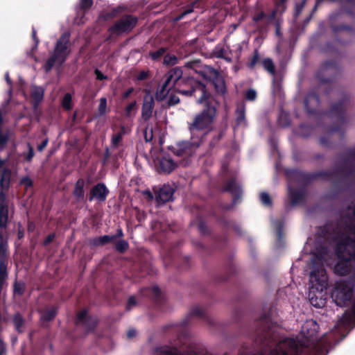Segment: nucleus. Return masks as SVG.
I'll list each match as a JSON object with an SVG mask.
<instances>
[{"instance_id":"c85d7f7f","label":"nucleus","mask_w":355,"mask_h":355,"mask_svg":"<svg viewBox=\"0 0 355 355\" xmlns=\"http://www.w3.org/2000/svg\"><path fill=\"white\" fill-rule=\"evenodd\" d=\"M144 135L146 142L151 141L153 138V127L148 125L144 130Z\"/></svg>"},{"instance_id":"5fc2aeb1","label":"nucleus","mask_w":355,"mask_h":355,"mask_svg":"<svg viewBox=\"0 0 355 355\" xmlns=\"http://www.w3.org/2000/svg\"><path fill=\"white\" fill-rule=\"evenodd\" d=\"M193 314L194 315H202V311L200 308H196L193 309Z\"/></svg>"},{"instance_id":"8fccbe9b","label":"nucleus","mask_w":355,"mask_h":355,"mask_svg":"<svg viewBox=\"0 0 355 355\" xmlns=\"http://www.w3.org/2000/svg\"><path fill=\"white\" fill-rule=\"evenodd\" d=\"M238 112H239V116L238 118V121L239 122H241L244 119V109L243 107L241 108V110H239Z\"/></svg>"},{"instance_id":"3c124183","label":"nucleus","mask_w":355,"mask_h":355,"mask_svg":"<svg viewBox=\"0 0 355 355\" xmlns=\"http://www.w3.org/2000/svg\"><path fill=\"white\" fill-rule=\"evenodd\" d=\"M54 234H50L49 235L46 239H45L44 241V244L45 245H47L49 244V243H51L52 241V240L54 239Z\"/></svg>"},{"instance_id":"e2e57ef3","label":"nucleus","mask_w":355,"mask_h":355,"mask_svg":"<svg viewBox=\"0 0 355 355\" xmlns=\"http://www.w3.org/2000/svg\"><path fill=\"white\" fill-rule=\"evenodd\" d=\"M117 236H123V232L121 230V229H119L118 231H117Z\"/></svg>"},{"instance_id":"a211bd4d","label":"nucleus","mask_w":355,"mask_h":355,"mask_svg":"<svg viewBox=\"0 0 355 355\" xmlns=\"http://www.w3.org/2000/svg\"><path fill=\"white\" fill-rule=\"evenodd\" d=\"M8 243L0 233V261H8Z\"/></svg>"},{"instance_id":"f3484780","label":"nucleus","mask_w":355,"mask_h":355,"mask_svg":"<svg viewBox=\"0 0 355 355\" xmlns=\"http://www.w3.org/2000/svg\"><path fill=\"white\" fill-rule=\"evenodd\" d=\"M225 190L230 192L234 196H240L241 189L239 184L234 180H230L225 185Z\"/></svg>"},{"instance_id":"0eeeda50","label":"nucleus","mask_w":355,"mask_h":355,"mask_svg":"<svg viewBox=\"0 0 355 355\" xmlns=\"http://www.w3.org/2000/svg\"><path fill=\"white\" fill-rule=\"evenodd\" d=\"M137 21V18L132 16L124 17L111 27L110 31L117 34L128 32L135 26Z\"/></svg>"},{"instance_id":"2eb2a0df","label":"nucleus","mask_w":355,"mask_h":355,"mask_svg":"<svg viewBox=\"0 0 355 355\" xmlns=\"http://www.w3.org/2000/svg\"><path fill=\"white\" fill-rule=\"evenodd\" d=\"M130 130L124 125L120 127V130L115 132L112 137V145L114 147H117L122 141L123 136L129 133Z\"/></svg>"},{"instance_id":"6e6552de","label":"nucleus","mask_w":355,"mask_h":355,"mask_svg":"<svg viewBox=\"0 0 355 355\" xmlns=\"http://www.w3.org/2000/svg\"><path fill=\"white\" fill-rule=\"evenodd\" d=\"M0 190V227H5L7 225L10 212H12V206L9 207L5 191Z\"/></svg>"},{"instance_id":"72a5a7b5","label":"nucleus","mask_w":355,"mask_h":355,"mask_svg":"<svg viewBox=\"0 0 355 355\" xmlns=\"http://www.w3.org/2000/svg\"><path fill=\"white\" fill-rule=\"evenodd\" d=\"M165 52V49L164 48H162L156 51L150 53V56L153 60H157L159 58H160L164 53Z\"/></svg>"},{"instance_id":"2f4dec72","label":"nucleus","mask_w":355,"mask_h":355,"mask_svg":"<svg viewBox=\"0 0 355 355\" xmlns=\"http://www.w3.org/2000/svg\"><path fill=\"white\" fill-rule=\"evenodd\" d=\"M260 200L264 205L270 206L272 204L270 198L267 193H261L260 194Z\"/></svg>"},{"instance_id":"7ed1b4c3","label":"nucleus","mask_w":355,"mask_h":355,"mask_svg":"<svg viewBox=\"0 0 355 355\" xmlns=\"http://www.w3.org/2000/svg\"><path fill=\"white\" fill-rule=\"evenodd\" d=\"M353 276L354 281L336 282L331 292V298L337 306H349L345 315L350 320H355V271Z\"/></svg>"},{"instance_id":"58836bf2","label":"nucleus","mask_w":355,"mask_h":355,"mask_svg":"<svg viewBox=\"0 0 355 355\" xmlns=\"http://www.w3.org/2000/svg\"><path fill=\"white\" fill-rule=\"evenodd\" d=\"M135 105V103H131L129 105H128L125 107V113L127 116H130L131 112L133 110L134 107Z\"/></svg>"},{"instance_id":"a878e982","label":"nucleus","mask_w":355,"mask_h":355,"mask_svg":"<svg viewBox=\"0 0 355 355\" xmlns=\"http://www.w3.org/2000/svg\"><path fill=\"white\" fill-rule=\"evenodd\" d=\"M263 67L271 74L274 75L275 74V67H274V64H273V62L272 61L269 59V58H267V59H265L263 61Z\"/></svg>"},{"instance_id":"9b49d317","label":"nucleus","mask_w":355,"mask_h":355,"mask_svg":"<svg viewBox=\"0 0 355 355\" xmlns=\"http://www.w3.org/2000/svg\"><path fill=\"white\" fill-rule=\"evenodd\" d=\"M6 160L0 159V190H8L10 186L11 171L3 168Z\"/></svg>"},{"instance_id":"de8ad7c7","label":"nucleus","mask_w":355,"mask_h":355,"mask_svg":"<svg viewBox=\"0 0 355 355\" xmlns=\"http://www.w3.org/2000/svg\"><path fill=\"white\" fill-rule=\"evenodd\" d=\"M48 140L45 139L44 140L41 144H40L37 147V149L39 151H42L43 149L47 146Z\"/></svg>"},{"instance_id":"c9c22d12","label":"nucleus","mask_w":355,"mask_h":355,"mask_svg":"<svg viewBox=\"0 0 355 355\" xmlns=\"http://www.w3.org/2000/svg\"><path fill=\"white\" fill-rule=\"evenodd\" d=\"M21 184L24 185L26 187H30L33 184L31 179L28 177H24L21 180Z\"/></svg>"},{"instance_id":"9d476101","label":"nucleus","mask_w":355,"mask_h":355,"mask_svg":"<svg viewBox=\"0 0 355 355\" xmlns=\"http://www.w3.org/2000/svg\"><path fill=\"white\" fill-rule=\"evenodd\" d=\"M109 193L108 189L103 183H98L95 185L90 191L89 200L96 199L99 202H103L106 200Z\"/></svg>"},{"instance_id":"c03bdc74","label":"nucleus","mask_w":355,"mask_h":355,"mask_svg":"<svg viewBox=\"0 0 355 355\" xmlns=\"http://www.w3.org/2000/svg\"><path fill=\"white\" fill-rule=\"evenodd\" d=\"M263 17H264V13L263 12H259L258 14H257L256 15L254 16L253 20L254 21H259V20L263 19Z\"/></svg>"},{"instance_id":"dca6fc26","label":"nucleus","mask_w":355,"mask_h":355,"mask_svg":"<svg viewBox=\"0 0 355 355\" xmlns=\"http://www.w3.org/2000/svg\"><path fill=\"white\" fill-rule=\"evenodd\" d=\"M153 97L150 95L146 96L142 107V115L145 118H148L151 115L153 110Z\"/></svg>"},{"instance_id":"ddd939ff","label":"nucleus","mask_w":355,"mask_h":355,"mask_svg":"<svg viewBox=\"0 0 355 355\" xmlns=\"http://www.w3.org/2000/svg\"><path fill=\"white\" fill-rule=\"evenodd\" d=\"M200 85H202L198 84L195 89H193L191 90H179L177 89L175 92H178V93L182 94L186 96H191L194 92H200V90H198ZM173 92L174 91H171V94H169V95L168 96V103L169 105H175L180 101L179 98L175 95H173Z\"/></svg>"},{"instance_id":"1a4fd4ad","label":"nucleus","mask_w":355,"mask_h":355,"mask_svg":"<svg viewBox=\"0 0 355 355\" xmlns=\"http://www.w3.org/2000/svg\"><path fill=\"white\" fill-rule=\"evenodd\" d=\"M156 200L158 203H165L173 198L174 189L169 185H163L159 189L154 188Z\"/></svg>"},{"instance_id":"ea45409f","label":"nucleus","mask_w":355,"mask_h":355,"mask_svg":"<svg viewBox=\"0 0 355 355\" xmlns=\"http://www.w3.org/2000/svg\"><path fill=\"white\" fill-rule=\"evenodd\" d=\"M314 101L316 103H318V98L315 95H310L308 96V98L305 101V105L306 107H308L309 101Z\"/></svg>"},{"instance_id":"aec40b11","label":"nucleus","mask_w":355,"mask_h":355,"mask_svg":"<svg viewBox=\"0 0 355 355\" xmlns=\"http://www.w3.org/2000/svg\"><path fill=\"white\" fill-rule=\"evenodd\" d=\"M115 237H116V236H107V235L96 237L92 240V243L94 245H103L105 243H107L112 241Z\"/></svg>"},{"instance_id":"20e7f679","label":"nucleus","mask_w":355,"mask_h":355,"mask_svg":"<svg viewBox=\"0 0 355 355\" xmlns=\"http://www.w3.org/2000/svg\"><path fill=\"white\" fill-rule=\"evenodd\" d=\"M69 45V34L64 33L57 42L53 56L49 58L44 64L46 71H50L55 63L61 65L65 61L70 52Z\"/></svg>"},{"instance_id":"09e8293b","label":"nucleus","mask_w":355,"mask_h":355,"mask_svg":"<svg viewBox=\"0 0 355 355\" xmlns=\"http://www.w3.org/2000/svg\"><path fill=\"white\" fill-rule=\"evenodd\" d=\"M136 304V301L133 297H130L128 300V309H130L132 306H134Z\"/></svg>"},{"instance_id":"393cba45","label":"nucleus","mask_w":355,"mask_h":355,"mask_svg":"<svg viewBox=\"0 0 355 355\" xmlns=\"http://www.w3.org/2000/svg\"><path fill=\"white\" fill-rule=\"evenodd\" d=\"M71 96L70 94L67 93L66 94L62 101V105L64 108L67 110H70L72 107L71 104Z\"/></svg>"},{"instance_id":"39448f33","label":"nucleus","mask_w":355,"mask_h":355,"mask_svg":"<svg viewBox=\"0 0 355 355\" xmlns=\"http://www.w3.org/2000/svg\"><path fill=\"white\" fill-rule=\"evenodd\" d=\"M182 76V71L180 68L171 70L166 75L164 83L157 89L156 98L158 101H163L171 94V91H176V85Z\"/></svg>"},{"instance_id":"b1692460","label":"nucleus","mask_w":355,"mask_h":355,"mask_svg":"<svg viewBox=\"0 0 355 355\" xmlns=\"http://www.w3.org/2000/svg\"><path fill=\"white\" fill-rule=\"evenodd\" d=\"M178 62V58L175 55L168 54L164 56V64L166 65L173 66Z\"/></svg>"},{"instance_id":"680f3d73","label":"nucleus","mask_w":355,"mask_h":355,"mask_svg":"<svg viewBox=\"0 0 355 355\" xmlns=\"http://www.w3.org/2000/svg\"><path fill=\"white\" fill-rule=\"evenodd\" d=\"M191 12V10H187V11H185V12H183V13H182V15H180L178 19H181V18H182L184 15H186V14H187V13H189V12Z\"/></svg>"},{"instance_id":"4d7b16f0","label":"nucleus","mask_w":355,"mask_h":355,"mask_svg":"<svg viewBox=\"0 0 355 355\" xmlns=\"http://www.w3.org/2000/svg\"><path fill=\"white\" fill-rule=\"evenodd\" d=\"M153 292L155 294V295H158L159 293V289L157 286H154L153 288Z\"/></svg>"},{"instance_id":"5701e85b","label":"nucleus","mask_w":355,"mask_h":355,"mask_svg":"<svg viewBox=\"0 0 355 355\" xmlns=\"http://www.w3.org/2000/svg\"><path fill=\"white\" fill-rule=\"evenodd\" d=\"M99 101L98 112L99 115L103 116L107 112V99L105 97H102Z\"/></svg>"},{"instance_id":"f257e3e1","label":"nucleus","mask_w":355,"mask_h":355,"mask_svg":"<svg viewBox=\"0 0 355 355\" xmlns=\"http://www.w3.org/2000/svg\"><path fill=\"white\" fill-rule=\"evenodd\" d=\"M327 254L315 256L312 259L313 270L309 276V299L315 307H322L325 302L323 291L327 286V276L324 265L330 266Z\"/></svg>"},{"instance_id":"cd10ccee","label":"nucleus","mask_w":355,"mask_h":355,"mask_svg":"<svg viewBox=\"0 0 355 355\" xmlns=\"http://www.w3.org/2000/svg\"><path fill=\"white\" fill-rule=\"evenodd\" d=\"M9 135L8 132H3L0 130V150H2L8 140Z\"/></svg>"},{"instance_id":"f8f14e48","label":"nucleus","mask_w":355,"mask_h":355,"mask_svg":"<svg viewBox=\"0 0 355 355\" xmlns=\"http://www.w3.org/2000/svg\"><path fill=\"white\" fill-rule=\"evenodd\" d=\"M176 167L177 164L169 156H165L160 159L157 170L159 173H169Z\"/></svg>"},{"instance_id":"e433bc0d","label":"nucleus","mask_w":355,"mask_h":355,"mask_svg":"<svg viewBox=\"0 0 355 355\" xmlns=\"http://www.w3.org/2000/svg\"><path fill=\"white\" fill-rule=\"evenodd\" d=\"M92 3V0H80V6L83 9L89 8Z\"/></svg>"},{"instance_id":"37998d69","label":"nucleus","mask_w":355,"mask_h":355,"mask_svg":"<svg viewBox=\"0 0 355 355\" xmlns=\"http://www.w3.org/2000/svg\"><path fill=\"white\" fill-rule=\"evenodd\" d=\"M28 149H29V151H28V153L27 155V157H26V159L28 161H31L34 155V153H33V148L32 146H31L30 145H28Z\"/></svg>"},{"instance_id":"49530a36","label":"nucleus","mask_w":355,"mask_h":355,"mask_svg":"<svg viewBox=\"0 0 355 355\" xmlns=\"http://www.w3.org/2000/svg\"><path fill=\"white\" fill-rule=\"evenodd\" d=\"M259 59V55L257 53H256L254 56H253V58L251 61V62L250 63V67H254V66L256 64L257 60Z\"/></svg>"},{"instance_id":"13d9d810","label":"nucleus","mask_w":355,"mask_h":355,"mask_svg":"<svg viewBox=\"0 0 355 355\" xmlns=\"http://www.w3.org/2000/svg\"><path fill=\"white\" fill-rule=\"evenodd\" d=\"M4 349V344L2 341L0 340V355L3 354Z\"/></svg>"},{"instance_id":"a19ab883","label":"nucleus","mask_w":355,"mask_h":355,"mask_svg":"<svg viewBox=\"0 0 355 355\" xmlns=\"http://www.w3.org/2000/svg\"><path fill=\"white\" fill-rule=\"evenodd\" d=\"M225 51L223 49H216V52H215V55L217 58H225Z\"/></svg>"},{"instance_id":"bf43d9fd","label":"nucleus","mask_w":355,"mask_h":355,"mask_svg":"<svg viewBox=\"0 0 355 355\" xmlns=\"http://www.w3.org/2000/svg\"><path fill=\"white\" fill-rule=\"evenodd\" d=\"M133 91L132 88H130L127 92H125L123 94L124 98H127Z\"/></svg>"},{"instance_id":"473e14b6","label":"nucleus","mask_w":355,"mask_h":355,"mask_svg":"<svg viewBox=\"0 0 355 355\" xmlns=\"http://www.w3.org/2000/svg\"><path fill=\"white\" fill-rule=\"evenodd\" d=\"M128 248V243L125 240H120L116 244V249L119 252H124Z\"/></svg>"},{"instance_id":"79ce46f5","label":"nucleus","mask_w":355,"mask_h":355,"mask_svg":"<svg viewBox=\"0 0 355 355\" xmlns=\"http://www.w3.org/2000/svg\"><path fill=\"white\" fill-rule=\"evenodd\" d=\"M95 74L96 76V78L98 80H105L106 79V76H104L98 69L95 70Z\"/></svg>"},{"instance_id":"412c9836","label":"nucleus","mask_w":355,"mask_h":355,"mask_svg":"<svg viewBox=\"0 0 355 355\" xmlns=\"http://www.w3.org/2000/svg\"><path fill=\"white\" fill-rule=\"evenodd\" d=\"M56 314V309L54 307L44 311L41 314V319L45 321L52 320Z\"/></svg>"},{"instance_id":"f704fd0d","label":"nucleus","mask_w":355,"mask_h":355,"mask_svg":"<svg viewBox=\"0 0 355 355\" xmlns=\"http://www.w3.org/2000/svg\"><path fill=\"white\" fill-rule=\"evenodd\" d=\"M245 97L248 100L254 101L257 97V93L254 89L247 91Z\"/></svg>"},{"instance_id":"6e6d98bb","label":"nucleus","mask_w":355,"mask_h":355,"mask_svg":"<svg viewBox=\"0 0 355 355\" xmlns=\"http://www.w3.org/2000/svg\"><path fill=\"white\" fill-rule=\"evenodd\" d=\"M144 193L150 199H153V193L150 191H145L144 192Z\"/></svg>"},{"instance_id":"a18cd8bd","label":"nucleus","mask_w":355,"mask_h":355,"mask_svg":"<svg viewBox=\"0 0 355 355\" xmlns=\"http://www.w3.org/2000/svg\"><path fill=\"white\" fill-rule=\"evenodd\" d=\"M148 76V73L144 71H142L141 72H139L137 75V79L138 80H144L145 79L146 77Z\"/></svg>"},{"instance_id":"c756f323","label":"nucleus","mask_w":355,"mask_h":355,"mask_svg":"<svg viewBox=\"0 0 355 355\" xmlns=\"http://www.w3.org/2000/svg\"><path fill=\"white\" fill-rule=\"evenodd\" d=\"M14 324L17 331H21V327L23 324V318L20 314H16L13 318Z\"/></svg>"},{"instance_id":"4c0bfd02","label":"nucleus","mask_w":355,"mask_h":355,"mask_svg":"<svg viewBox=\"0 0 355 355\" xmlns=\"http://www.w3.org/2000/svg\"><path fill=\"white\" fill-rule=\"evenodd\" d=\"M87 315V312L85 310L79 313L78 315V322H84L85 320L86 319Z\"/></svg>"},{"instance_id":"603ef678","label":"nucleus","mask_w":355,"mask_h":355,"mask_svg":"<svg viewBox=\"0 0 355 355\" xmlns=\"http://www.w3.org/2000/svg\"><path fill=\"white\" fill-rule=\"evenodd\" d=\"M136 331L135 329H130L128 333H127V336L128 338H133L136 336Z\"/></svg>"},{"instance_id":"423d86ee","label":"nucleus","mask_w":355,"mask_h":355,"mask_svg":"<svg viewBox=\"0 0 355 355\" xmlns=\"http://www.w3.org/2000/svg\"><path fill=\"white\" fill-rule=\"evenodd\" d=\"M270 320L268 318H264V320H261V325H268ZM257 338H256V342L263 344L266 346L272 347V342L275 341L277 338V336L275 335V331L270 329L269 326L262 327L259 329L257 332Z\"/></svg>"},{"instance_id":"0e129e2a","label":"nucleus","mask_w":355,"mask_h":355,"mask_svg":"<svg viewBox=\"0 0 355 355\" xmlns=\"http://www.w3.org/2000/svg\"><path fill=\"white\" fill-rule=\"evenodd\" d=\"M223 58L225 59V60H227L229 62H232V58H229V57H227V56L225 55V58Z\"/></svg>"},{"instance_id":"bb28decb","label":"nucleus","mask_w":355,"mask_h":355,"mask_svg":"<svg viewBox=\"0 0 355 355\" xmlns=\"http://www.w3.org/2000/svg\"><path fill=\"white\" fill-rule=\"evenodd\" d=\"M25 289V284L23 282H15L14 284V294L21 295Z\"/></svg>"},{"instance_id":"4468645a","label":"nucleus","mask_w":355,"mask_h":355,"mask_svg":"<svg viewBox=\"0 0 355 355\" xmlns=\"http://www.w3.org/2000/svg\"><path fill=\"white\" fill-rule=\"evenodd\" d=\"M208 71L216 76V80L214 81L215 87L218 93L223 94L225 92V86L224 80L219 77L217 71L212 68H208Z\"/></svg>"},{"instance_id":"f03ea898","label":"nucleus","mask_w":355,"mask_h":355,"mask_svg":"<svg viewBox=\"0 0 355 355\" xmlns=\"http://www.w3.org/2000/svg\"><path fill=\"white\" fill-rule=\"evenodd\" d=\"M198 90L201 96L198 100V103H205L206 108L203 111L196 115L193 122L189 125V130L191 134V146L198 148L200 145L199 142L194 140V137L198 134V131H203V135L207 133L212 129V125L216 114V99L213 96H210L206 92L205 85H200Z\"/></svg>"},{"instance_id":"6ab92c4d","label":"nucleus","mask_w":355,"mask_h":355,"mask_svg":"<svg viewBox=\"0 0 355 355\" xmlns=\"http://www.w3.org/2000/svg\"><path fill=\"white\" fill-rule=\"evenodd\" d=\"M31 97L36 103L41 101L44 96V90L40 87L33 86L31 87Z\"/></svg>"},{"instance_id":"052dcab7","label":"nucleus","mask_w":355,"mask_h":355,"mask_svg":"<svg viewBox=\"0 0 355 355\" xmlns=\"http://www.w3.org/2000/svg\"><path fill=\"white\" fill-rule=\"evenodd\" d=\"M5 77H6V80L8 83V84L10 85L11 84V80L10 79L9 74H8V72L5 74Z\"/></svg>"},{"instance_id":"7c9ffc66","label":"nucleus","mask_w":355,"mask_h":355,"mask_svg":"<svg viewBox=\"0 0 355 355\" xmlns=\"http://www.w3.org/2000/svg\"><path fill=\"white\" fill-rule=\"evenodd\" d=\"M289 195L292 200L293 204L297 203L298 202L300 201L301 198H302V195L301 193H295L291 189H289Z\"/></svg>"},{"instance_id":"864d4df0","label":"nucleus","mask_w":355,"mask_h":355,"mask_svg":"<svg viewBox=\"0 0 355 355\" xmlns=\"http://www.w3.org/2000/svg\"><path fill=\"white\" fill-rule=\"evenodd\" d=\"M32 35H33V40H35V46H37L38 43H39V40L36 37V31H35V30L34 28H33Z\"/></svg>"},{"instance_id":"4be33fe9","label":"nucleus","mask_w":355,"mask_h":355,"mask_svg":"<svg viewBox=\"0 0 355 355\" xmlns=\"http://www.w3.org/2000/svg\"><path fill=\"white\" fill-rule=\"evenodd\" d=\"M84 181L83 180H78L76 183L75 189L73 191L74 195L78 198H82L84 196Z\"/></svg>"}]
</instances>
